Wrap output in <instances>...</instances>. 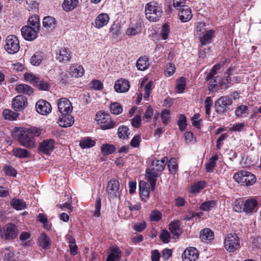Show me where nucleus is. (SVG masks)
I'll list each match as a JSON object with an SVG mask.
<instances>
[{
  "mask_svg": "<svg viewBox=\"0 0 261 261\" xmlns=\"http://www.w3.org/2000/svg\"><path fill=\"white\" fill-rule=\"evenodd\" d=\"M163 14L162 6L156 2L147 3L145 8L146 18L150 21L156 22L161 17Z\"/></svg>",
  "mask_w": 261,
  "mask_h": 261,
  "instance_id": "f257e3e1",
  "label": "nucleus"
},
{
  "mask_svg": "<svg viewBox=\"0 0 261 261\" xmlns=\"http://www.w3.org/2000/svg\"><path fill=\"white\" fill-rule=\"evenodd\" d=\"M18 234L17 226L12 223L5 225L0 230L1 238L4 240H13Z\"/></svg>",
  "mask_w": 261,
  "mask_h": 261,
  "instance_id": "f03ea898",
  "label": "nucleus"
},
{
  "mask_svg": "<svg viewBox=\"0 0 261 261\" xmlns=\"http://www.w3.org/2000/svg\"><path fill=\"white\" fill-rule=\"evenodd\" d=\"M18 139L20 144L25 147L31 148L34 146V139L29 129L22 128Z\"/></svg>",
  "mask_w": 261,
  "mask_h": 261,
  "instance_id": "7ed1b4c3",
  "label": "nucleus"
},
{
  "mask_svg": "<svg viewBox=\"0 0 261 261\" xmlns=\"http://www.w3.org/2000/svg\"><path fill=\"white\" fill-rule=\"evenodd\" d=\"M6 50L9 54L16 53L20 48L19 41L16 36L9 35L6 39V43L4 45Z\"/></svg>",
  "mask_w": 261,
  "mask_h": 261,
  "instance_id": "20e7f679",
  "label": "nucleus"
},
{
  "mask_svg": "<svg viewBox=\"0 0 261 261\" xmlns=\"http://www.w3.org/2000/svg\"><path fill=\"white\" fill-rule=\"evenodd\" d=\"M239 246L240 239L237 234H227L224 240V247L226 250L229 252H234Z\"/></svg>",
  "mask_w": 261,
  "mask_h": 261,
  "instance_id": "39448f33",
  "label": "nucleus"
},
{
  "mask_svg": "<svg viewBox=\"0 0 261 261\" xmlns=\"http://www.w3.org/2000/svg\"><path fill=\"white\" fill-rule=\"evenodd\" d=\"M232 103V100L227 96L220 97L215 102V108L218 113H223L227 111V107Z\"/></svg>",
  "mask_w": 261,
  "mask_h": 261,
  "instance_id": "423d86ee",
  "label": "nucleus"
},
{
  "mask_svg": "<svg viewBox=\"0 0 261 261\" xmlns=\"http://www.w3.org/2000/svg\"><path fill=\"white\" fill-rule=\"evenodd\" d=\"M119 182L116 179H112L108 182L107 192L110 198H117L119 196Z\"/></svg>",
  "mask_w": 261,
  "mask_h": 261,
  "instance_id": "0eeeda50",
  "label": "nucleus"
},
{
  "mask_svg": "<svg viewBox=\"0 0 261 261\" xmlns=\"http://www.w3.org/2000/svg\"><path fill=\"white\" fill-rule=\"evenodd\" d=\"M39 30L31 28L29 26H23L21 29L23 38L29 41L35 40L38 36Z\"/></svg>",
  "mask_w": 261,
  "mask_h": 261,
  "instance_id": "6e6552de",
  "label": "nucleus"
},
{
  "mask_svg": "<svg viewBox=\"0 0 261 261\" xmlns=\"http://www.w3.org/2000/svg\"><path fill=\"white\" fill-rule=\"evenodd\" d=\"M58 107L61 114H68L72 111L71 103L66 98H61L58 100Z\"/></svg>",
  "mask_w": 261,
  "mask_h": 261,
  "instance_id": "1a4fd4ad",
  "label": "nucleus"
},
{
  "mask_svg": "<svg viewBox=\"0 0 261 261\" xmlns=\"http://www.w3.org/2000/svg\"><path fill=\"white\" fill-rule=\"evenodd\" d=\"M37 112L41 115H47L51 111L50 104L47 101L43 99L39 100L36 104Z\"/></svg>",
  "mask_w": 261,
  "mask_h": 261,
  "instance_id": "9d476101",
  "label": "nucleus"
},
{
  "mask_svg": "<svg viewBox=\"0 0 261 261\" xmlns=\"http://www.w3.org/2000/svg\"><path fill=\"white\" fill-rule=\"evenodd\" d=\"M71 58V53L65 47L61 48L57 53L56 59L60 63H67Z\"/></svg>",
  "mask_w": 261,
  "mask_h": 261,
  "instance_id": "9b49d317",
  "label": "nucleus"
},
{
  "mask_svg": "<svg viewBox=\"0 0 261 261\" xmlns=\"http://www.w3.org/2000/svg\"><path fill=\"white\" fill-rule=\"evenodd\" d=\"M27 98L22 95L16 96L13 99L12 107L15 110H23L27 107Z\"/></svg>",
  "mask_w": 261,
  "mask_h": 261,
  "instance_id": "f8f14e48",
  "label": "nucleus"
},
{
  "mask_svg": "<svg viewBox=\"0 0 261 261\" xmlns=\"http://www.w3.org/2000/svg\"><path fill=\"white\" fill-rule=\"evenodd\" d=\"M42 23V30L46 33H49L55 28L57 21L54 17L47 16L43 19Z\"/></svg>",
  "mask_w": 261,
  "mask_h": 261,
  "instance_id": "ddd939ff",
  "label": "nucleus"
},
{
  "mask_svg": "<svg viewBox=\"0 0 261 261\" xmlns=\"http://www.w3.org/2000/svg\"><path fill=\"white\" fill-rule=\"evenodd\" d=\"M146 173L147 179L150 182L151 189L154 190L157 178L160 173L155 170V167L147 169Z\"/></svg>",
  "mask_w": 261,
  "mask_h": 261,
  "instance_id": "4468645a",
  "label": "nucleus"
},
{
  "mask_svg": "<svg viewBox=\"0 0 261 261\" xmlns=\"http://www.w3.org/2000/svg\"><path fill=\"white\" fill-rule=\"evenodd\" d=\"M110 21V17L107 13H101L95 19L94 26L96 29H99L106 26Z\"/></svg>",
  "mask_w": 261,
  "mask_h": 261,
  "instance_id": "2eb2a0df",
  "label": "nucleus"
},
{
  "mask_svg": "<svg viewBox=\"0 0 261 261\" xmlns=\"http://www.w3.org/2000/svg\"><path fill=\"white\" fill-rule=\"evenodd\" d=\"M199 256L198 252L194 247L187 248L183 253L182 257L184 261H195Z\"/></svg>",
  "mask_w": 261,
  "mask_h": 261,
  "instance_id": "dca6fc26",
  "label": "nucleus"
},
{
  "mask_svg": "<svg viewBox=\"0 0 261 261\" xmlns=\"http://www.w3.org/2000/svg\"><path fill=\"white\" fill-rule=\"evenodd\" d=\"M178 16L181 22H186L191 19L193 15L191 9L185 6L179 8Z\"/></svg>",
  "mask_w": 261,
  "mask_h": 261,
  "instance_id": "f3484780",
  "label": "nucleus"
},
{
  "mask_svg": "<svg viewBox=\"0 0 261 261\" xmlns=\"http://www.w3.org/2000/svg\"><path fill=\"white\" fill-rule=\"evenodd\" d=\"M129 87V83L127 80L120 79L115 82L114 89L117 92L123 93L127 91Z\"/></svg>",
  "mask_w": 261,
  "mask_h": 261,
  "instance_id": "a211bd4d",
  "label": "nucleus"
},
{
  "mask_svg": "<svg viewBox=\"0 0 261 261\" xmlns=\"http://www.w3.org/2000/svg\"><path fill=\"white\" fill-rule=\"evenodd\" d=\"M74 123L73 117L69 114H62L58 121L59 125L63 127H67L71 126Z\"/></svg>",
  "mask_w": 261,
  "mask_h": 261,
  "instance_id": "6ab92c4d",
  "label": "nucleus"
},
{
  "mask_svg": "<svg viewBox=\"0 0 261 261\" xmlns=\"http://www.w3.org/2000/svg\"><path fill=\"white\" fill-rule=\"evenodd\" d=\"M258 202L254 198L247 199L244 201V208L245 212L247 214L253 213L256 211Z\"/></svg>",
  "mask_w": 261,
  "mask_h": 261,
  "instance_id": "aec40b11",
  "label": "nucleus"
},
{
  "mask_svg": "<svg viewBox=\"0 0 261 261\" xmlns=\"http://www.w3.org/2000/svg\"><path fill=\"white\" fill-rule=\"evenodd\" d=\"M168 161V158L166 156L163 158L161 160L154 159L152 160L151 166L152 167H155V170L160 173H161L165 169Z\"/></svg>",
  "mask_w": 261,
  "mask_h": 261,
  "instance_id": "412c9836",
  "label": "nucleus"
},
{
  "mask_svg": "<svg viewBox=\"0 0 261 261\" xmlns=\"http://www.w3.org/2000/svg\"><path fill=\"white\" fill-rule=\"evenodd\" d=\"M111 252L108 255L106 261H119L121 256V251L117 247L111 248Z\"/></svg>",
  "mask_w": 261,
  "mask_h": 261,
  "instance_id": "4be33fe9",
  "label": "nucleus"
},
{
  "mask_svg": "<svg viewBox=\"0 0 261 261\" xmlns=\"http://www.w3.org/2000/svg\"><path fill=\"white\" fill-rule=\"evenodd\" d=\"M84 69L81 66L72 65L69 69V74L71 77H78L83 76Z\"/></svg>",
  "mask_w": 261,
  "mask_h": 261,
  "instance_id": "5701e85b",
  "label": "nucleus"
},
{
  "mask_svg": "<svg viewBox=\"0 0 261 261\" xmlns=\"http://www.w3.org/2000/svg\"><path fill=\"white\" fill-rule=\"evenodd\" d=\"M79 3V0H64L62 4V8L66 12H70L75 9Z\"/></svg>",
  "mask_w": 261,
  "mask_h": 261,
  "instance_id": "b1692460",
  "label": "nucleus"
},
{
  "mask_svg": "<svg viewBox=\"0 0 261 261\" xmlns=\"http://www.w3.org/2000/svg\"><path fill=\"white\" fill-rule=\"evenodd\" d=\"M149 65V59L146 56L141 57L136 62V66L138 69L141 71H144L147 69Z\"/></svg>",
  "mask_w": 261,
  "mask_h": 261,
  "instance_id": "393cba45",
  "label": "nucleus"
},
{
  "mask_svg": "<svg viewBox=\"0 0 261 261\" xmlns=\"http://www.w3.org/2000/svg\"><path fill=\"white\" fill-rule=\"evenodd\" d=\"M169 229L173 235V238H178L180 234V222L179 221L171 222L169 224Z\"/></svg>",
  "mask_w": 261,
  "mask_h": 261,
  "instance_id": "a878e982",
  "label": "nucleus"
},
{
  "mask_svg": "<svg viewBox=\"0 0 261 261\" xmlns=\"http://www.w3.org/2000/svg\"><path fill=\"white\" fill-rule=\"evenodd\" d=\"M54 142L53 140L44 141L39 145V149L43 153L47 154L54 147Z\"/></svg>",
  "mask_w": 261,
  "mask_h": 261,
  "instance_id": "bb28decb",
  "label": "nucleus"
},
{
  "mask_svg": "<svg viewBox=\"0 0 261 261\" xmlns=\"http://www.w3.org/2000/svg\"><path fill=\"white\" fill-rule=\"evenodd\" d=\"M142 31L141 25L136 23L129 27L126 31L125 34L127 36H136L141 33Z\"/></svg>",
  "mask_w": 261,
  "mask_h": 261,
  "instance_id": "cd10ccee",
  "label": "nucleus"
},
{
  "mask_svg": "<svg viewBox=\"0 0 261 261\" xmlns=\"http://www.w3.org/2000/svg\"><path fill=\"white\" fill-rule=\"evenodd\" d=\"M12 152L15 156L19 158H27L31 156V153L28 150L21 148H14Z\"/></svg>",
  "mask_w": 261,
  "mask_h": 261,
  "instance_id": "c85d7f7f",
  "label": "nucleus"
},
{
  "mask_svg": "<svg viewBox=\"0 0 261 261\" xmlns=\"http://www.w3.org/2000/svg\"><path fill=\"white\" fill-rule=\"evenodd\" d=\"M16 90L18 93L30 95L33 92V88L24 84L18 85L16 86Z\"/></svg>",
  "mask_w": 261,
  "mask_h": 261,
  "instance_id": "c756f323",
  "label": "nucleus"
},
{
  "mask_svg": "<svg viewBox=\"0 0 261 261\" xmlns=\"http://www.w3.org/2000/svg\"><path fill=\"white\" fill-rule=\"evenodd\" d=\"M242 185L248 186L254 184L256 181L255 175L250 172L246 171V174H244Z\"/></svg>",
  "mask_w": 261,
  "mask_h": 261,
  "instance_id": "7c9ffc66",
  "label": "nucleus"
},
{
  "mask_svg": "<svg viewBox=\"0 0 261 261\" xmlns=\"http://www.w3.org/2000/svg\"><path fill=\"white\" fill-rule=\"evenodd\" d=\"M39 243L40 246L45 249H47L50 246V239L45 233L41 234L39 238Z\"/></svg>",
  "mask_w": 261,
  "mask_h": 261,
  "instance_id": "2f4dec72",
  "label": "nucleus"
},
{
  "mask_svg": "<svg viewBox=\"0 0 261 261\" xmlns=\"http://www.w3.org/2000/svg\"><path fill=\"white\" fill-rule=\"evenodd\" d=\"M109 33L113 37H117L121 34V25L115 21L109 29Z\"/></svg>",
  "mask_w": 261,
  "mask_h": 261,
  "instance_id": "473e14b6",
  "label": "nucleus"
},
{
  "mask_svg": "<svg viewBox=\"0 0 261 261\" xmlns=\"http://www.w3.org/2000/svg\"><path fill=\"white\" fill-rule=\"evenodd\" d=\"M3 116L4 119L10 121L16 120L18 117L19 114L9 109H5L3 112Z\"/></svg>",
  "mask_w": 261,
  "mask_h": 261,
  "instance_id": "72a5a7b5",
  "label": "nucleus"
},
{
  "mask_svg": "<svg viewBox=\"0 0 261 261\" xmlns=\"http://www.w3.org/2000/svg\"><path fill=\"white\" fill-rule=\"evenodd\" d=\"M140 187V194L142 199H145L148 197L149 192L148 185L144 181H141L139 184Z\"/></svg>",
  "mask_w": 261,
  "mask_h": 261,
  "instance_id": "f704fd0d",
  "label": "nucleus"
},
{
  "mask_svg": "<svg viewBox=\"0 0 261 261\" xmlns=\"http://www.w3.org/2000/svg\"><path fill=\"white\" fill-rule=\"evenodd\" d=\"M12 206L16 210H22L26 207L25 202L21 199L14 198L10 202Z\"/></svg>",
  "mask_w": 261,
  "mask_h": 261,
  "instance_id": "c9c22d12",
  "label": "nucleus"
},
{
  "mask_svg": "<svg viewBox=\"0 0 261 261\" xmlns=\"http://www.w3.org/2000/svg\"><path fill=\"white\" fill-rule=\"evenodd\" d=\"M214 232L210 228H204L201 230L200 237L202 240H212L214 239Z\"/></svg>",
  "mask_w": 261,
  "mask_h": 261,
  "instance_id": "e433bc0d",
  "label": "nucleus"
},
{
  "mask_svg": "<svg viewBox=\"0 0 261 261\" xmlns=\"http://www.w3.org/2000/svg\"><path fill=\"white\" fill-rule=\"evenodd\" d=\"M214 31L210 30L206 31L200 38V41L202 45L209 43L211 40L214 36Z\"/></svg>",
  "mask_w": 261,
  "mask_h": 261,
  "instance_id": "4c0bfd02",
  "label": "nucleus"
},
{
  "mask_svg": "<svg viewBox=\"0 0 261 261\" xmlns=\"http://www.w3.org/2000/svg\"><path fill=\"white\" fill-rule=\"evenodd\" d=\"M216 206V202L214 200H209L202 202L199 206L201 210L208 212L215 207Z\"/></svg>",
  "mask_w": 261,
  "mask_h": 261,
  "instance_id": "58836bf2",
  "label": "nucleus"
},
{
  "mask_svg": "<svg viewBox=\"0 0 261 261\" xmlns=\"http://www.w3.org/2000/svg\"><path fill=\"white\" fill-rule=\"evenodd\" d=\"M28 25L31 28L40 30L39 18L37 15H33L29 17Z\"/></svg>",
  "mask_w": 261,
  "mask_h": 261,
  "instance_id": "ea45409f",
  "label": "nucleus"
},
{
  "mask_svg": "<svg viewBox=\"0 0 261 261\" xmlns=\"http://www.w3.org/2000/svg\"><path fill=\"white\" fill-rule=\"evenodd\" d=\"M99 125L102 129H107L114 127L115 123L111 120L110 116H106V119L103 121H101Z\"/></svg>",
  "mask_w": 261,
  "mask_h": 261,
  "instance_id": "a19ab883",
  "label": "nucleus"
},
{
  "mask_svg": "<svg viewBox=\"0 0 261 261\" xmlns=\"http://www.w3.org/2000/svg\"><path fill=\"white\" fill-rule=\"evenodd\" d=\"M129 134V129L126 126L122 125L118 128V135L119 138L121 139L127 138Z\"/></svg>",
  "mask_w": 261,
  "mask_h": 261,
  "instance_id": "79ce46f5",
  "label": "nucleus"
},
{
  "mask_svg": "<svg viewBox=\"0 0 261 261\" xmlns=\"http://www.w3.org/2000/svg\"><path fill=\"white\" fill-rule=\"evenodd\" d=\"M218 159L217 154L213 156L205 165L206 170L208 172H212L216 166V161Z\"/></svg>",
  "mask_w": 261,
  "mask_h": 261,
  "instance_id": "37998d69",
  "label": "nucleus"
},
{
  "mask_svg": "<svg viewBox=\"0 0 261 261\" xmlns=\"http://www.w3.org/2000/svg\"><path fill=\"white\" fill-rule=\"evenodd\" d=\"M95 144V141L89 138H84L80 142V145L82 148L92 147Z\"/></svg>",
  "mask_w": 261,
  "mask_h": 261,
  "instance_id": "c03bdc74",
  "label": "nucleus"
},
{
  "mask_svg": "<svg viewBox=\"0 0 261 261\" xmlns=\"http://www.w3.org/2000/svg\"><path fill=\"white\" fill-rule=\"evenodd\" d=\"M111 112L114 115H119L122 113L123 109L121 105L117 102L112 103L110 105Z\"/></svg>",
  "mask_w": 261,
  "mask_h": 261,
  "instance_id": "a18cd8bd",
  "label": "nucleus"
},
{
  "mask_svg": "<svg viewBox=\"0 0 261 261\" xmlns=\"http://www.w3.org/2000/svg\"><path fill=\"white\" fill-rule=\"evenodd\" d=\"M168 168L171 174H175L178 169V164L175 158H173L169 160L168 164Z\"/></svg>",
  "mask_w": 261,
  "mask_h": 261,
  "instance_id": "49530a36",
  "label": "nucleus"
},
{
  "mask_svg": "<svg viewBox=\"0 0 261 261\" xmlns=\"http://www.w3.org/2000/svg\"><path fill=\"white\" fill-rule=\"evenodd\" d=\"M221 65L220 64L215 65L211 69L210 72L207 74L205 77L206 81H210L211 79L216 77L217 71L221 68Z\"/></svg>",
  "mask_w": 261,
  "mask_h": 261,
  "instance_id": "de8ad7c7",
  "label": "nucleus"
},
{
  "mask_svg": "<svg viewBox=\"0 0 261 261\" xmlns=\"http://www.w3.org/2000/svg\"><path fill=\"white\" fill-rule=\"evenodd\" d=\"M116 150L115 147L112 144H106L101 147V151L103 154L108 155L112 153Z\"/></svg>",
  "mask_w": 261,
  "mask_h": 261,
  "instance_id": "09e8293b",
  "label": "nucleus"
},
{
  "mask_svg": "<svg viewBox=\"0 0 261 261\" xmlns=\"http://www.w3.org/2000/svg\"><path fill=\"white\" fill-rule=\"evenodd\" d=\"M35 86L41 90L47 91L50 88V85L48 82L40 78H38Z\"/></svg>",
  "mask_w": 261,
  "mask_h": 261,
  "instance_id": "8fccbe9b",
  "label": "nucleus"
},
{
  "mask_svg": "<svg viewBox=\"0 0 261 261\" xmlns=\"http://www.w3.org/2000/svg\"><path fill=\"white\" fill-rule=\"evenodd\" d=\"M205 182L203 181H199L191 187V191L192 193L199 192L205 187Z\"/></svg>",
  "mask_w": 261,
  "mask_h": 261,
  "instance_id": "3c124183",
  "label": "nucleus"
},
{
  "mask_svg": "<svg viewBox=\"0 0 261 261\" xmlns=\"http://www.w3.org/2000/svg\"><path fill=\"white\" fill-rule=\"evenodd\" d=\"M248 107L246 106L241 105L238 107L235 111L236 115L238 117H242L247 113Z\"/></svg>",
  "mask_w": 261,
  "mask_h": 261,
  "instance_id": "603ef678",
  "label": "nucleus"
},
{
  "mask_svg": "<svg viewBox=\"0 0 261 261\" xmlns=\"http://www.w3.org/2000/svg\"><path fill=\"white\" fill-rule=\"evenodd\" d=\"M170 33L169 25L167 23H165L162 25V29L161 31V36L164 40H166L168 38Z\"/></svg>",
  "mask_w": 261,
  "mask_h": 261,
  "instance_id": "864d4df0",
  "label": "nucleus"
},
{
  "mask_svg": "<svg viewBox=\"0 0 261 261\" xmlns=\"http://www.w3.org/2000/svg\"><path fill=\"white\" fill-rule=\"evenodd\" d=\"M30 62L34 66H39L42 62V56L40 54L34 55L31 57Z\"/></svg>",
  "mask_w": 261,
  "mask_h": 261,
  "instance_id": "5fc2aeb1",
  "label": "nucleus"
},
{
  "mask_svg": "<svg viewBox=\"0 0 261 261\" xmlns=\"http://www.w3.org/2000/svg\"><path fill=\"white\" fill-rule=\"evenodd\" d=\"M186 87V79L181 77L177 81L176 88L179 93L182 92Z\"/></svg>",
  "mask_w": 261,
  "mask_h": 261,
  "instance_id": "6e6d98bb",
  "label": "nucleus"
},
{
  "mask_svg": "<svg viewBox=\"0 0 261 261\" xmlns=\"http://www.w3.org/2000/svg\"><path fill=\"white\" fill-rule=\"evenodd\" d=\"M221 81V79L218 76H216L213 79L210 80V82L208 86V90L210 91H212L215 88V87Z\"/></svg>",
  "mask_w": 261,
  "mask_h": 261,
  "instance_id": "4d7b16f0",
  "label": "nucleus"
},
{
  "mask_svg": "<svg viewBox=\"0 0 261 261\" xmlns=\"http://www.w3.org/2000/svg\"><path fill=\"white\" fill-rule=\"evenodd\" d=\"M4 253V260L6 261L10 260L14 257V253L10 248H5L3 251Z\"/></svg>",
  "mask_w": 261,
  "mask_h": 261,
  "instance_id": "13d9d810",
  "label": "nucleus"
},
{
  "mask_svg": "<svg viewBox=\"0 0 261 261\" xmlns=\"http://www.w3.org/2000/svg\"><path fill=\"white\" fill-rule=\"evenodd\" d=\"M153 114V111L152 108L150 106H148L145 111L144 116L143 117V120H145L146 122H148L151 119V117Z\"/></svg>",
  "mask_w": 261,
  "mask_h": 261,
  "instance_id": "bf43d9fd",
  "label": "nucleus"
},
{
  "mask_svg": "<svg viewBox=\"0 0 261 261\" xmlns=\"http://www.w3.org/2000/svg\"><path fill=\"white\" fill-rule=\"evenodd\" d=\"M244 174H246V171L245 170H241L238 172H237L234 174L233 178L235 181L238 182V183H240L242 184L243 178L244 176Z\"/></svg>",
  "mask_w": 261,
  "mask_h": 261,
  "instance_id": "052dcab7",
  "label": "nucleus"
},
{
  "mask_svg": "<svg viewBox=\"0 0 261 261\" xmlns=\"http://www.w3.org/2000/svg\"><path fill=\"white\" fill-rule=\"evenodd\" d=\"M162 214L159 211L154 210L150 214V220L152 221H159L162 218Z\"/></svg>",
  "mask_w": 261,
  "mask_h": 261,
  "instance_id": "680f3d73",
  "label": "nucleus"
},
{
  "mask_svg": "<svg viewBox=\"0 0 261 261\" xmlns=\"http://www.w3.org/2000/svg\"><path fill=\"white\" fill-rule=\"evenodd\" d=\"M192 122L193 126L199 128L201 126V121L200 119V114H195L192 118Z\"/></svg>",
  "mask_w": 261,
  "mask_h": 261,
  "instance_id": "e2e57ef3",
  "label": "nucleus"
},
{
  "mask_svg": "<svg viewBox=\"0 0 261 261\" xmlns=\"http://www.w3.org/2000/svg\"><path fill=\"white\" fill-rule=\"evenodd\" d=\"M160 238L164 243H168L170 240V235L169 232L166 230H163L160 234Z\"/></svg>",
  "mask_w": 261,
  "mask_h": 261,
  "instance_id": "0e129e2a",
  "label": "nucleus"
},
{
  "mask_svg": "<svg viewBox=\"0 0 261 261\" xmlns=\"http://www.w3.org/2000/svg\"><path fill=\"white\" fill-rule=\"evenodd\" d=\"M141 138L140 135L135 136L132 139L130 145L132 147L137 148L139 146Z\"/></svg>",
  "mask_w": 261,
  "mask_h": 261,
  "instance_id": "69168bd1",
  "label": "nucleus"
},
{
  "mask_svg": "<svg viewBox=\"0 0 261 261\" xmlns=\"http://www.w3.org/2000/svg\"><path fill=\"white\" fill-rule=\"evenodd\" d=\"M170 113L169 110H164L162 112L161 118L164 124L166 125L169 122Z\"/></svg>",
  "mask_w": 261,
  "mask_h": 261,
  "instance_id": "338daca9",
  "label": "nucleus"
},
{
  "mask_svg": "<svg viewBox=\"0 0 261 261\" xmlns=\"http://www.w3.org/2000/svg\"><path fill=\"white\" fill-rule=\"evenodd\" d=\"M186 121L187 120L185 116L184 115H180L178 121V125L180 130H184L186 128Z\"/></svg>",
  "mask_w": 261,
  "mask_h": 261,
  "instance_id": "774afa93",
  "label": "nucleus"
}]
</instances>
